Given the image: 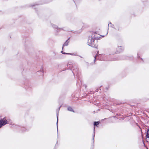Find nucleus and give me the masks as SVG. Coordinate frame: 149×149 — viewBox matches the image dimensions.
Returning a JSON list of instances; mask_svg holds the SVG:
<instances>
[{
    "label": "nucleus",
    "instance_id": "nucleus-1",
    "mask_svg": "<svg viewBox=\"0 0 149 149\" xmlns=\"http://www.w3.org/2000/svg\"><path fill=\"white\" fill-rule=\"evenodd\" d=\"M97 34L93 32L92 33L91 37H89L88 40V45L93 47L95 46L94 44V39H95L98 38L97 37Z\"/></svg>",
    "mask_w": 149,
    "mask_h": 149
},
{
    "label": "nucleus",
    "instance_id": "nucleus-2",
    "mask_svg": "<svg viewBox=\"0 0 149 149\" xmlns=\"http://www.w3.org/2000/svg\"><path fill=\"white\" fill-rule=\"evenodd\" d=\"M8 122L6 117L0 120V128L5 125L8 124Z\"/></svg>",
    "mask_w": 149,
    "mask_h": 149
},
{
    "label": "nucleus",
    "instance_id": "nucleus-3",
    "mask_svg": "<svg viewBox=\"0 0 149 149\" xmlns=\"http://www.w3.org/2000/svg\"><path fill=\"white\" fill-rule=\"evenodd\" d=\"M42 3H40V2H38V3H33V4H29L27 5H26V6L27 7H33L35 6H37L40 5H41L42 4Z\"/></svg>",
    "mask_w": 149,
    "mask_h": 149
},
{
    "label": "nucleus",
    "instance_id": "nucleus-4",
    "mask_svg": "<svg viewBox=\"0 0 149 149\" xmlns=\"http://www.w3.org/2000/svg\"><path fill=\"white\" fill-rule=\"evenodd\" d=\"M68 43H69V42L68 41V40H67V41H66L64 43V44L63 45V46L62 47L63 49V47L64 46H67L68 45Z\"/></svg>",
    "mask_w": 149,
    "mask_h": 149
},
{
    "label": "nucleus",
    "instance_id": "nucleus-5",
    "mask_svg": "<svg viewBox=\"0 0 149 149\" xmlns=\"http://www.w3.org/2000/svg\"><path fill=\"white\" fill-rule=\"evenodd\" d=\"M146 137L149 138V129L147 131V134L146 135Z\"/></svg>",
    "mask_w": 149,
    "mask_h": 149
},
{
    "label": "nucleus",
    "instance_id": "nucleus-6",
    "mask_svg": "<svg viewBox=\"0 0 149 149\" xmlns=\"http://www.w3.org/2000/svg\"><path fill=\"white\" fill-rule=\"evenodd\" d=\"M68 111H73L72 108L71 107H69L68 108Z\"/></svg>",
    "mask_w": 149,
    "mask_h": 149
},
{
    "label": "nucleus",
    "instance_id": "nucleus-7",
    "mask_svg": "<svg viewBox=\"0 0 149 149\" xmlns=\"http://www.w3.org/2000/svg\"><path fill=\"white\" fill-rule=\"evenodd\" d=\"M99 122H95L94 123V126H97L99 124Z\"/></svg>",
    "mask_w": 149,
    "mask_h": 149
},
{
    "label": "nucleus",
    "instance_id": "nucleus-8",
    "mask_svg": "<svg viewBox=\"0 0 149 149\" xmlns=\"http://www.w3.org/2000/svg\"><path fill=\"white\" fill-rule=\"evenodd\" d=\"M95 132H94V134H93V139H94V136H95Z\"/></svg>",
    "mask_w": 149,
    "mask_h": 149
},
{
    "label": "nucleus",
    "instance_id": "nucleus-9",
    "mask_svg": "<svg viewBox=\"0 0 149 149\" xmlns=\"http://www.w3.org/2000/svg\"><path fill=\"white\" fill-rule=\"evenodd\" d=\"M96 56H95V57H94V58H95V59H94V61H95V60L96 59Z\"/></svg>",
    "mask_w": 149,
    "mask_h": 149
},
{
    "label": "nucleus",
    "instance_id": "nucleus-10",
    "mask_svg": "<svg viewBox=\"0 0 149 149\" xmlns=\"http://www.w3.org/2000/svg\"><path fill=\"white\" fill-rule=\"evenodd\" d=\"M23 128L24 129H23V131H24L25 130V128H24V127H23Z\"/></svg>",
    "mask_w": 149,
    "mask_h": 149
},
{
    "label": "nucleus",
    "instance_id": "nucleus-11",
    "mask_svg": "<svg viewBox=\"0 0 149 149\" xmlns=\"http://www.w3.org/2000/svg\"><path fill=\"white\" fill-rule=\"evenodd\" d=\"M57 118H58V116H57ZM58 118H57V124H58Z\"/></svg>",
    "mask_w": 149,
    "mask_h": 149
},
{
    "label": "nucleus",
    "instance_id": "nucleus-12",
    "mask_svg": "<svg viewBox=\"0 0 149 149\" xmlns=\"http://www.w3.org/2000/svg\"><path fill=\"white\" fill-rule=\"evenodd\" d=\"M61 52H62V53H63V54H65V53H63V51Z\"/></svg>",
    "mask_w": 149,
    "mask_h": 149
},
{
    "label": "nucleus",
    "instance_id": "nucleus-13",
    "mask_svg": "<svg viewBox=\"0 0 149 149\" xmlns=\"http://www.w3.org/2000/svg\"><path fill=\"white\" fill-rule=\"evenodd\" d=\"M95 127H94V130H95Z\"/></svg>",
    "mask_w": 149,
    "mask_h": 149
},
{
    "label": "nucleus",
    "instance_id": "nucleus-14",
    "mask_svg": "<svg viewBox=\"0 0 149 149\" xmlns=\"http://www.w3.org/2000/svg\"><path fill=\"white\" fill-rule=\"evenodd\" d=\"M66 54H69V53H66Z\"/></svg>",
    "mask_w": 149,
    "mask_h": 149
}]
</instances>
